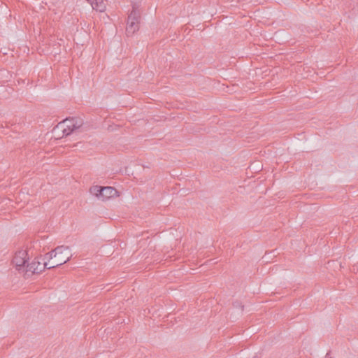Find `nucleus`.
Returning a JSON list of instances; mask_svg holds the SVG:
<instances>
[{"mask_svg":"<svg viewBox=\"0 0 358 358\" xmlns=\"http://www.w3.org/2000/svg\"><path fill=\"white\" fill-rule=\"evenodd\" d=\"M83 125V121L80 118H66L58 123L54 127L52 132L56 138H62L78 131Z\"/></svg>","mask_w":358,"mask_h":358,"instance_id":"1","label":"nucleus"},{"mask_svg":"<svg viewBox=\"0 0 358 358\" xmlns=\"http://www.w3.org/2000/svg\"><path fill=\"white\" fill-rule=\"evenodd\" d=\"M71 257L72 255L70 253L69 247L64 245L57 247L55 250L45 255V259L50 260L53 258L56 259L55 262L48 267V269L57 267L68 262Z\"/></svg>","mask_w":358,"mask_h":358,"instance_id":"2","label":"nucleus"},{"mask_svg":"<svg viewBox=\"0 0 358 358\" xmlns=\"http://www.w3.org/2000/svg\"><path fill=\"white\" fill-rule=\"evenodd\" d=\"M90 193L96 196L102 201L108 200L110 198L118 196L117 190L110 186L101 187L99 185L93 186L90 189Z\"/></svg>","mask_w":358,"mask_h":358,"instance_id":"3","label":"nucleus"},{"mask_svg":"<svg viewBox=\"0 0 358 358\" xmlns=\"http://www.w3.org/2000/svg\"><path fill=\"white\" fill-rule=\"evenodd\" d=\"M29 257L28 256L27 251L26 250H20L15 252L13 259V264L15 268L20 272L27 271V264Z\"/></svg>","mask_w":358,"mask_h":358,"instance_id":"4","label":"nucleus"},{"mask_svg":"<svg viewBox=\"0 0 358 358\" xmlns=\"http://www.w3.org/2000/svg\"><path fill=\"white\" fill-rule=\"evenodd\" d=\"M140 13L134 8L128 17V21L126 27L127 35H132L139 29Z\"/></svg>","mask_w":358,"mask_h":358,"instance_id":"5","label":"nucleus"},{"mask_svg":"<svg viewBox=\"0 0 358 358\" xmlns=\"http://www.w3.org/2000/svg\"><path fill=\"white\" fill-rule=\"evenodd\" d=\"M49 264L47 262H44L43 264H41L36 259H34L31 263L27 264V271H30L32 273H39L44 271L45 268L49 267Z\"/></svg>","mask_w":358,"mask_h":358,"instance_id":"6","label":"nucleus"},{"mask_svg":"<svg viewBox=\"0 0 358 358\" xmlns=\"http://www.w3.org/2000/svg\"><path fill=\"white\" fill-rule=\"evenodd\" d=\"M91 5L94 10L99 12H103L106 9V3L103 0H92Z\"/></svg>","mask_w":358,"mask_h":358,"instance_id":"7","label":"nucleus"},{"mask_svg":"<svg viewBox=\"0 0 358 358\" xmlns=\"http://www.w3.org/2000/svg\"><path fill=\"white\" fill-rule=\"evenodd\" d=\"M329 358H331V357H329Z\"/></svg>","mask_w":358,"mask_h":358,"instance_id":"8","label":"nucleus"}]
</instances>
